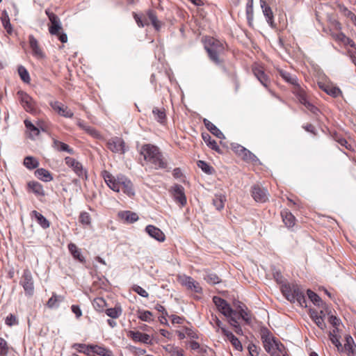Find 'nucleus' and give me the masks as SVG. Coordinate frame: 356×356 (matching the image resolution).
<instances>
[{
    "instance_id": "obj_14",
    "label": "nucleus",
    "mask_w": 356,
    "mask_h": 356,
    "mask_svg": "<svg viewBox=\"0 0 356 356\" xmlns=\"http://www.w3.org/2000/svg\"><path fill=\"white\" fill-rule=\"evenodd\" d=\"M294 94L298 97L299 102L308 110L314 114L317 113L318 109L307 100L305 92L302 88H298L296 90H294Z\"/></svg>"
},
{
    "instance_id": "obj_30",
    "label": "nucleus",
    "mask_w": 356,
    "mask_h": 356,
    "mask_svg": "<svg viewBox=\"0 0 356 356\" xmlns=\"http://www.w3.org/2000/svg\"><path fill=\"white\" fill-rule=\"evenodd\" d=\"M356 349V345L354 343L353 338L350 336L346 337V343L343 350H344L348 356H354Z\"/></svg>"
},
{
    "instance_id": "obj_26",
    "label": "nucleus",
    "mask_w": 356,
    "mask_h": 356,
    "mask_svg": "<svg viewBox=\"0 0 356 356\" xmlns=\"http://www.w3.org/2000/svg\"><path fill=\"white\" fill-rule=\"evenodd\" d=\"M222 334L227 337V339L231 342L232 346L237 350H241L243 347L241 341L231 332L227 330L225 327H221Z\"/></svg>"
},
{
    "instance_id": "obj_16",
    "label": "nucleus",
    "mask_w": 356,
    "mask_h": 356,
    "mask_svg": "<svg viewBox=\"0 0 356 356\" xmlns=\"http://www.w3.org/2000/svg\"><path fill=\"white\" fill-rule=\"evenodd\" d=\"M171 192L176 202H179L181 206L186 204V197L182 186L178 184L175 185L172 187Z\"/></svg>"
},
{
    "instance_id": "obj_43",
    "label": "nucleus",
    "mask_w": 356,
    "mask_h": 356,
    "mask_svg": "<svg viewBox=\"0 0 356 356\" xmlns=\"http://www.w3.org/2000/svg\"><path fill=\"white\" fill-rule=\"evenodd\" d=\"M246 17L248 19V24L250 26H253V18H254V11H253V3L248 2L246 4Z\"/></svg>"
},
{
    "instance_id": "obj_15",
    "label": "nucleus",
    "mask_w": 356,
    "mask_h": 356,
    "mask_svg": "<svg viewBox=\"0 0 356 356\" xmlns=\"http://www.w3.org/2000/svg\"><path fill=\"white\" fill-rule=\"evenodd\" d=\"M65 163L67 166L72 168L74 172L80 177L86 176V170L83 169L82 164L72 157H66L65 159Z\"/></svg>"
},
{
    "instance_id": "obj_27",
    "label": "nucleus",
    "mask_w": 356,
    "mask_h": 356,
    "mask_svg": "<svg viewBox=\"0 0 356 356\" xmlns=\"http://www.w3.org/2000/svg\"><path fill=\"white\" fill-rule=\"evenodd\" d=\"M318 86L321 89L325 91L327 95L337 97L341 94V90L332 85H327L323 83H318Z\"/></svg>"
},
{
    "instance_id": "obj_1",
    "label": "nucleus",
    "mask_w": 356,
    "mask_h": 356,
    "mask_svg": "<svg viewBox=\"0 0 356 356\" xmlns=\"http://www.w3.org/2000/svg\"><path fill=\"white\" fill-rule=\"evenodd\" d=\"M140 154L143 156L144 160L156 170L165 169L168 166V163L162 152L158 147L154 145L145 144L142 145Z\"/></svg>"
},
{
    "instance_id": "obj_18",
    "label": "nucleus",
    "mask_w": 356,
    "mask_h": 356,
    "mask_svg": "<svg viewBox=\"0 0 356 356\" xmlns=\"http://www.w3.org/2000/svg\"><path fill=\"white\" fill-rule=\"evenodd\" d=\"M181 283L186 286L188 289H191L196 293L202 291V288L199 283L195 281L192 277L184 276L181 279Z\"/></svg>"
},
{
    "instance_id": "obj_22",
    "label": "nucleus",
    "mask_w": 356,
    "mask_h": 356,
    "mask_svg": "<svg viewBox=\"0 0 356 356\" xmlns=\"http://www.w3.org/2000/svg\"><path fill=\"white\" fill-rule=\"evenodd\" d=\"M323 314V312L321 311L320 314L314 309L309 310V316L315 322L317 326L321 329L322 330H325L326 327V325L324 322V319L322 316Z\"/></svg>"
},
{
    "instance_id": "obj_11",
    "label": "nucleus",
    "mask_w": 356,
    "mask_h": 356,
    "mask_svg": "<svg viewBox=\"0 0 356 356\" xmlns=\"http://www.w3.org/2000/svg\"><path fill=\"white\" fill-rule=\"evenodd\" d=\"M252 196L257 202L264 203L268 200V193L266 189L259 185H254L252 187Z\"/></svg>"
},
{
    "instance_id": "obj_38",
    "label": "nucleus",
    "mask_w": 356,
    "mask_h": 356,
    "mask_svg": "<svg viewBox=\"0 0 356 356\" xmlns=\"http://www.w3.org/2000/svg\"><path fill=\"white\" fill-rule=\"evenodd\" d=\"M334 38L339 42H341L345 45H350L352 47H355V43L353 40L348 38L344 33H339L333 35Z\"/></svg>"
},
{
    "instance_id": "obj_7",
    "label": "nucleus",
    "mask_w": 356,
    "mask_h": 356,
    "mask_svg": "<svg viewBox=\"0 0 356 356\" xmlns=\"http://www.w3.org/2000/svg\"><path fill=\"white\" fill-rule=\"evenodd\" d=\"M26 127V134L31 140H35L39 136L40 131H46V126L43 122L35 120L31 121L26 118L24 120Z\"/></svg>"
},
{
    "instance_id": "obj_28",
    "label": "nucleus",
    "mask_w": 356,
    "mask_h": 356,
    "mask_svg": "<svg viewBox=\"0 0 356 356\" xmlns=\"http://www.w3.org/2000/svg\"><path fill=\"white\" fill-rule=\"evenodd\" d=\"M53 108L60 115L64 116L65 118H72L73 113L71 110L68 109L67 107H65L60 103L56 102L51 104Z\"/></svg>"
},
{
    "instance_id": "obj_53",
    "label": "nucleus",
    "mask_w": 356,
    "mask_h": 356,
    "mask_svg": "<svg viewBox=\"0 0 356 356\" xmlns=\"http://www.w3.org/2000/svg\"><path fill=\"white\" fill-rule=\"evenodd\" d=\"M330 339L332 341V343L335 345V346L337 348V350L339 352L343 351V346L340 342V338L341 336L339 334L338 335H329Z\"/></svg>"
},
{
    "instance_id": "obj_41",
    "label": "nucleus",
    "mask_w": 356,
    "mask_h": 356,
    "mask_svg": "<svg viewBox=\"0 0 356 356\" xmlns=\"http://www.w3.org/2000/svg\"><path fill=\"white\" fill-rule=\"evenodd\" d=\"M227 317L229 318V324L235 328L236 333L238 334H242V329L239 326V324L238 322V319H239V318L237 316V312H236L235 314H232V315L228 316Z\"/></svg>"
},
{
    "instance_id": "obj_17",
    "label": "nucleus",
    "mask_w": 356,
    "mask_h": 356,
    "mask_svg": "<svg viewBox=\"0 0 356 356\" xmlns=\"http://www.w3.org/2000/svg\"><path fill=\"white\" fill-rule=\"evenodd\" d=\"M260 6L262 9L263 14L266 19L267 23L271 27H275L274 15L271 8L267 4L266 1L264 0H260Z\"/></svg>"
},
{
    "instance_id": "obj_56",
    "label": "nucleus",
    "mask_w": 356,
    "mask_h": 356,
    "mask_svg": "<svg viewBox=\"0 0 356 356\" xmlns=\"http://www.w3.org/2000/svg\"><path fill=\"white\" fill-rule=\"evenodd\" d=\"M307 295H308L309 298L311 300V301L314 304H315L316 305H320V303L322 302L321 298L316 293L313 292L312 291L307 290Z\"/></svg>"
},
{
    "instance_id": "obj_34",
    "label": "nucleus",
    "mask_w": 356,
    "mask_h": 356,
    "mask_svg": "<svg viewBox=\"0 0 356 356\" xmlns=\"http://www.w3.org/2000/svg\"><path fill=\"white\" fill-rule=\"evenodd\" d=\"M91 351L100 356H113V352L104 346L98 345H89Z\"/></svg>"
},
{
    "instance_id": "obj_37",
    "label": "nucleus",
    "mask_w": 356,
    "mask_h": 356,
    "mask_svg": "<svg viewBox=\"0 0 356 356\" xmlns=\"http://www.w3.org/2000/svg\"><path fill=\"white\" fill-rule=\"evenodd\" d=\"M68 249L73 257L81 262H83L85 259L81 254L80 249L74 243H70L68 245Z\"/></svg>"
},
{
    "instance_id": "obj_25",
    "label": "nucleus",
    "mask_w": 356,
    "mask_h": 356,
    "mask_svg": "<svg viewBox=\"0 0 356 356\" xmlns=\"http://www.w3.org/2000/svg\"><path fill=\"white\" fill-rule=\"evenodd\" d=\"M128 336L135 341L143 342L145 343H149L150 342V337L149 334L142 333L138 331H130Z\"/></svg>"
},
{
    "instance_id": "obj_35",
    "label": "nucleus",
    "mask_w": 356,
    "mask_h": 356,
    "mask_svg": "<svg viewBox=\"0 0 356 356\" xmlns=\"http://www.w3.org/2000/svg\"><path fill=\"white\" fill-rule=\"evenodd\" d=\"M76 124L81 129L84 130L87 134H90L92 137L99 138L100 136V134L95 129L87 124L83 121L78 120Z\"/></svg>"
},
{
    "instance_id": "obj_58",
    "label": "nucleus",
    "mask_w": 356,
    "mask_h": 356,
    "mask_svg": "<svg viewBox=\"0 0 356 356\" xmlns=\"http://www.w3.org/2000/svg\"><path fill=\"white\" fill-rule=\"evenodd\" d=\"M63 300V297L58 296L55 294L50 298L47 303L48 307L52 308L57 306V302Z\"/></svg>"
},
{
    "instance_id": "obj_44",
    "label": "nucleus",
    "mask_w": 356,
    "mask_h": 356,
    "mask_svg": "<svg viewBox=\"0 0 356 356\" xmlns=\"http://www.w3.org/2000/svg\"><path fill=\"white\" fill-rule=\"evenodd\" d=\"M54 147L58 151L67 152L71 154L74 153L73 149L69 145L57 140H54Z\"/></svg>"
},
{
    "instance_id": "obj_21",
    "label": "nucleus",
    "mask_w": 356,
    "mask_h": 356,
    "mask_svg": "<svg viewBox=\"0 0 356 356\" xmlns=\"http://www.w3.org/2000/svg\"><path fill=\"white\" fill-rule=\"evenodd\" d=\"M120 220L125 221L127 222H134L139 220L138 215L131 211H122L118 213Z\"/></svg>"
},
{
    "instance_id": "obj_40",
    "label": "nucleus",
    "mask_w": 356,
    "mask_h": 356,
    "mask_svg": "<svg viewBox=\"0 0 356 356\" xmlns=\"http://www.w3.org/2000/svg\"><path fill=\"white\" fill-rule=\"evenodd\" d=\"M226 201V197L222 194H216L215 195L213 199V204L218 210H220L224 207L225 202Z\"/></svg>"
},
{
    "instance_id": "obj_46",
    "label": "nucleus",
    "mask_w": 356,
    "mask_h": 356,
    "mask_svg": "<svg viewBox=\"0 0 356 356\" xmlns=\"http://www.w3.org/2000/svg\"><path fill=\"white\" fill-rule=\"evenodd\" d=\"M106 314L112 318H118L122 314V309L120 306L109 308L106 310Z\"/></svg>"
},
{
    "instance_id": "obj_64",
    "label": "nucleus",
    "mask_w": 356,
    "mask_h": 356,
    "mask_svg": "<svg viewBox=\"0 0 356 356\" xmlns=\"http://www.w3.org/2000/svg\"><path fill=\"white\" fill-rule=\"evenodd\" d=\"M170 356H184V351L178 347H175L170 353Z\"/></svg>"
},
{
    "instance_id": "obj_59",
    "label": "nucleus",
    "mask_w": 356,
    "mask_h": 356,
    "mask_svg": "<svg viewBox=\"0 0 356 356\" xmlns=\"http://www.w3.org/2000/svg\"><path fill=\"white\" fill-rule=\"evenodd\" d=\"M340 12H341L346 17L350 19V20L355 16L350 10L343 5L339 4L338 6Z\"/></svg>"
},
{
    "instance_id": "obj_10",
    "label": "nucleus",
    "mask_w": 356,
    "mask_h": 356,
    "mask_svg": "<svg viewBox=\"0 0 356 356\" xmlns=\"http://www.w3.org/2000/svg\"><path fill=\"white\" fill-rule=\"evenodd\" d=\"M213 301L217 307L219 312H220L225 316H231L236 314V311L233 310L230 305L220 297L214 296Z\"/></svg>"
},
{
    "instance_id": "obj_3",
    "label": "nucleus",
    "mask_w": 356,
    "mask_h": 356,
    "mask_svg": "<svg viewBox=\"0 0 356 356\" xmlns=\"http://www.w3.org/2000/svg\"><path fill=\"white\" fill-rule=\"evenodd\" d=\"M261 340L265 350L270 353L271 356H277L280 353L284 355L285 348L284 345L279 342L268 330L262 332Z\"/></svg>"
},
{
    "instance_id": "obj_19",
    "label": "nucleus",
    "mask_w": 356,
    "mask_h": 356,
    "mask_svg": "<svg viewBox=\"0 0 356 356\" xmlns=\"http://www.w3.org/2000/svg\"><path fill=\"white\" fill-rule=\"evenodd\" d=\"M27 191L29 193H32L38 197L44 195L42 185L35 181H31L27 183Z\"/></svg>"
},
{
    "instance_id": "obj_61",
    "label": "nucleus",
    "mask_w": 356,
    "mask_h": 356,
    "mask_svg": "<svg viewBox=\"0 0 356 356\" xmlns=\"http://www.w3.org/2000/svg\"><path fill=\"white\" fill-rule=\"evenodd\" d=\"M133 290L142 297L147 298L149 296L148 293L143 288L138 285L134 286Z\"/></svg>"
},
{
    "instance_id": "obj_50",
    "label": "nucleus",
    "mask_w": 356,
    "mask_h": 356,
    "mask_svg": "<svg viewBox=\"0 0 356 356\" xmlns=\"http://www.w3.org/2000/svg\"><path fill=\"white\" fill-rule=\"evenodd\" d=\"M197 166L201 168V170L208 175H211L214 171L213 167L209 165L207 163L204 161H198Z\"/></svg>"
},
{
    "instance_id": "obj_60",
    "label": "nucleus",
    "mask_w": 356,
    "mask_h": 356,
    "mask_svg": "<svg viewBox=\"0 0 356 356\" xmlns=\"http://www.w3.org/2000/svg\"><path fill=\"white\" fill-rule=\"evenodd\" d=\"M8 351L7 342L0 337V355H6Z\"/></svg>"
},
{
    "instance_id": "obj_32",
    "label": "nucleus",
    "mask_w": 356,
    "mask_h": 356,
    "mask_svg": "<svg viewBox=\"0 0 356 356\" xmlns=\"http://www.w3.org/2000/svg\"><path fill=\"white\" fill-rule=\"evenodd\" d=\"M24 108L30 113H35L36 111L35 103L33 98L26 93L24 92Z\"/></svg>"
},
{
    "instance_id": "obj_45",
    "label": "nucleus",
    "mask_w": 356,
    "mask_h": 356,
    "mask_svg": "<svg viewBox=\"0 0 356 356\" xmlns=\"http://www.w3.org/2000/svg\"><path fill=\"white\" fill-rule=\"evenodd\" d=\"M147 15L154 27L156 30H159L161 27V24L157 19L155 12L152 10H149L147 13Z\"/></svg>"
},
{
    "instance_id": "obj_31",
    "label": "nucleus",
    "mask_w": 356,
    "mask_h": 356,
    "mask_svg": "<svg viewBox=\"0 0 356 356\" xmlns=\"http://www.w3.org/2000/svg\"><path fill=\"white\" fill-rule=\"evenodd\" d=\"M35 176L38 178L39 179L48 182L53 180V176L50 173L49 171L44 168H38L37 169L35 172Z\"/></svg>"
},
{
    "instance_id": "obj_42",
    "label": "nucleus",
    "mask_w": 356,
    "mask_h": 356,
    "mask_svg": "<svg viewBox=\"0 0 356 356\" xmlns=\"http://www.w3.org/2000/svg\"><path fill=\"white\" fill-rule=\"evenodd\" d=\"M154 119L158 122L163 123L165 120V112L163 108H154L152 110Z\"/></svg>"
},
{
    "instance_id": "obj_52",
    "label": "nucleus",
    "mask_w": 356,
    "mask_h": 356,
    "mask_svg": "<svg viewBox=\"0 0 356 356\" xmlns=\"http://www.w3.org/2000/svg\"><path fill=\"white\" fill-rule=\"evenodd\" d=\"M19 319L17 318V316L12 314H10L5 318V323L9 327L19 325Z\"/></svg>"
},
{
    "instance_id": "obj_49",
    "label": "nucleus",
    "mask_w": 356,
    "mask_h": 356,
    "mask_svg": "<svg viewBox=\"0 0 356 356\" xmlns=\"http://www.w3.org/2000/svg\"><path fill=\"white\" fill-rule=\"evenodd\" d=\"M73 348L79 353H82L86 355H90V352L91 351L89 345L86 346L83 343H75L73 345Z\"/></svg>"
},
{
    "instance_id": "obj_9",
    "label": "nucleus",
    "mask_w": 356,
    "mask_h": 356,
    "mask_svg": "<svg viewBox=\"0 0 356 356\" xmlns=\"http://www.w3.org/2000/svg\"><path fill=\"white\" fill-rule=\"evenodd\" d=\"M231 148L238 156L247 162L256 163L258 161V159L254 154L239 144L232 143Z\"/></svg>"
},
{
    "instance_id": "obj_2",
    "label": "nucleus",
    "mask_w": 356,
    "mask_h": 356,
    "mask_svg": "<svg viewBox=\"0 0 356 356\" xmlns=\"http://www.w3.org/2000/svg\"><path fill=\"white\" fill-rule=\"evenodd\" d=\"M104 179L109 188L113 191L116 192L122 191L129 196L134 195L133 184L126 177L119 175L115 178L111 173L105 171L104 172Z\"/></svg>"
},
{
    "instance_id": "obj_39",
    "label": "nucleus",
    "mask_w": 356,
    "mask_h": 356,
    "mask_svg": "<svg viewBox=\"0 0 356 356\" xmlns=\"http://www.w3.org/2000/svg\"><path fill=\"white\" fill-rule=\"evenodd\" d=\"M38 160L33 156H26L24 159V165L29 170H33L39 166Z\"/></svg>"
},
{
    "instance_id": "obj_48",
    "label": "nucleus",
    "mask_w": 356,
    "mask_h": 356,
    "mask_svg": "<svg viewBox=\"0 0 356 356\" xmlns=\"http://www.w3.org/2000/svg\"><path fill=\"white\" fill-rule=\"evenodd\" d=\"M1 21L3 26H4L8 33L10 34L12 33V29L10 24L8 15L6 11L3 12L2 13Z\"/></svg>"
},
{
    "instance_id": "obj_51",
    "label": "nucleus",
    "mask_w": 356,
    "mask_h": 356,
    "mask_svg": "<svg viewBox=\"0 0 356 356\" xmlns=\"http://www.w3.org/2000/svg\"><path fill=\"white\" fill-rule=\"evenodd\" d=\"M204 279L209 283V284H218L220 282V280L219 278V277L215 274V273H208L204 277Z\"/></svg>"
},
{
    "instance_id": "obj_54",
    "label": "nucleus",
    "mask_w": 356,
    "mask_h": 356,
    "mask_svg": "<svg viewBox=\"0 0 356 356\" xmlns=\"http://www.w3.org/2000/svg\"><path fill=\"white\" fill-rule=\"evenodd\" d=\"M281 216L284 222H292L296 220L295 216L287 210L282 211Z\"/></svg>"
},
{
    "instance_id": "obj_12",
    "label": "nucleus",
    "mask_w": 356,
    "mask_h": 356,
    "mask_svg": "<svg viewBox=\"0 0 356 356\" xmlns=\"http://www.w3.org/2000/svg\"><path fill=\"white\" fill-rule=\"evenodd\" d=\"M29 39V47L31 50L32 55L38 59H42L45 58V54L41 48L38 41L33 35H30Z\"/></svg>"
},
{
    "instance_id": "obj_23",
    "label": "nucleus",
    "mask_w": 356,
    "mask_h": 356,
    "mask_svg": "<svg viewBox=\"0 0 356 356\" xmlns=\"http://www.w3.org/2000/svg\"><path fill=\"white\" fill-rule=\"evenodd\" d=\"M279 74L283 79L293 86V90H296L298 88H302L298 84L297 77L295 75L291 74L284 70H280ZM293 92H294V91Z\"/></svg>"
},
{
    "instance_id": "obj_13",
    "label": "nucleus",
    "mask_w": 356,
    "mask_h": 356,
    "mask_svg": "<svg viewBox=\"0 0 356 356\" xmlns=\"http://www.w3.org/2000/svg\"><path fill=\"white\" fill-rule=\"evenodd\" d=\"M294 94L298 97L299 102L308 110L314 114L317 113L318 109L307 100L305 92L302 88H298L296 90H294Z\"/></svg>"
},
{
    "instance_id": "obj_6",
    "label": "nucleus",
    "mask_w": 356,
    "mask_h": 356,
    "mask_svg": "<svg viewBox=\"0 0 356 356\" xmlns=\"http://www.w3.org/2000/svg\"><path fill=\"white\" fill-rule=\"evenodd\" d=\"M45 13L51 22V25L49 26V33L51 35H57L61 42H67V35L66 33L61 32L63 27L59 17L54 13L50 12L49 10H46Z\"/></svg>"
},
{
    "instance_id": "obj_20",
    "label": "nucleus",
    "mask_w": 356,
    "mask_h": 356,
    "mask_svg": "<svg viewBox=\"0 0 356 356\" xmlns=\"http://www.w3.org/2000/svg\"><path fill=\"white\" fill-rule=\"evenodd\" d=\"M146 231L151 237L155 238L159 242H163L165 239V236L163 232L154 225H149L146 227Z\"/></svg>"
},
{
    "instance_id": "obj_24",
    "label": "nucleus",
    "mask_w": 356,
    "mask_h": 356,
    "mask_svg": "<svg viewBox=\"0 0 356 356\" xmlns=\"http://www.w3.org/2000/svg\"><path fill=\"white\" fill-rule=\"evenodd\" d=\"M24 289L26 295L32 296L34 292L33 282L30 273H24Z\"/></svg>"
},
{
    "instance_id": "obj_47",
    "label": "nucleus",
    "mask_w": 356,
    "mask_h": 356,
    "mask_svg": "<svg viewBox=\"0 0 356 356\" xmlns=\"http://www.w3.org/2000/svg\"><path fill=\"white\" fill-rule=\"evenodd\" d=\"M334 140L341 146L345 147L348 150L353 152L355 150L352 144L349 143L344 138L338 135L334 136Z\"/></svg>"
},
{
    "instance_id": "obj_33",
    "label": "nucleus",
    "mask_w": 356,
    "mask_h": 356,
    "mask_svg": "<svg viewBox=\"0 0 356 356\" xmlns=\"http://www.w3.org/2000/svg\"><path fill=\"white\" fill-rule=\"evenodd\" d=\"M204 126L213 135H215L218 138H224V134L212 122H211L207 119H204L203 120Z\"/></svg>"
},
{
    "instance_id": "obj_36",
    "label": "nucleus",
    "mask_w": 356,
    "mask_h": 356,
    "mask_svg": "<svg viewBox=\"0 0 356 356\" xmlns=\"http://www.w3.org/2000/svg\"><path fill=\"white\" fill-rule=\"evenodd\" d=\"M202 136L207 146H209L211 149L215 150L217 152H220V149L216 141L215 140H213L209 134L203 133L202 134Z\"/></svg>"
},
{
    "instance_id": "obj_29",
    "label": "nucleus",
    "mask_w": 356,
    "mask_h": 356,
    "mask_svg": "<svg viewBox=\"0 0 356 356\" xmlns=\"http://www.w3.org/2000/svg\"><path fill=\"white\" fill-rule=\"evenodd\" d=\"M252 72L257 79L261 82V83L264 86L267 87L268 84V78L265 74L263 70L260 67L253 66Z\"/></svg>"
},
{
    "instance_id": "obj_55",
    "label": "nucleus",
    "mask_w": 356,
    "mask_h": 356,
    "mask_svg": "<svg viewBox=\"0 0 356 356\" xmlns=\"http://www.w3.org/2000/svg\"><path fill=\"white\" fill-rule=\"evenodd\" d=\"M92 304L96 309L102 311L106 306V301L102 298H97L93 300Z\"/></svg>"
},
{
    "instance_id": "obj_57",
    "label": "nucleus",
    "mask_w": 356,
    "mask_h": 356,
    "mask_svg": "<svg viewBox=\"0 0 356 356\" xmlns=\"http://www.w3.org/2000/svg\"><path fill=\"white\" fill-rule=\"evenodd\" d=\"M152 317V314L149 311H139L138 312V318L143 321L149 322L151 321Z\"/></svg>"
},
{
    "instance_id": "obj_5",
    "label": "nucleus",
    "mask_w": 356,
    "mask_h": 356,
    "mask_svg": "<svg viewBox=\"0 0 356 356\" xmlns=\"http://www.w3.org/2000/svg\"><path fill=\"white\" fill-rule=\"evenodd\" d=\"M282 292L290 302H297L301 307H307L305 295L298 285L284 284Z\"/></svg>"
},
{
    "instance_id": "obj_4",
    "label": "nucleus",
    "mask_w": 356,
    "mask_h": 356,
    "mask_svg": "<svg viewBox=\"0 0 356 356\" xmlns=\"http://www.w3.org/2000/svg\"><path fill=\"white\" fill-rule=\"evenodd\" d=\"M204 48L213 62L216 64L221 63L219 56L225 51V46L222 42L213 38H206L204 40Z\"/></svg>"
},
{
    "instance_id": "obj_63",
    "label": "nucleus",
    "mask_w": 356,
    "mask_h": 356,
    "mask_svg": "<svg viewBox=\"0 0 356 356\" xmlns=\"http://www.w3.org/2000/svg\"><path fill=\"white\" fill-rule=\"evenodd\" d=\"M80 222H90L91 218L88 213L83 212L79 216Z\"/></svg>"
},
{
    "instance_id": "obj_8",
    "label": "nucleus",
    "mask_w": 356,
    "mask_h": 356,
    "mask_svg": "<svg viewBox=\"0 0 356 356\" xmlns=\"http://www.w3.org/2000/svg\"><path fill=\"white\" fill-rule=\"evenodd\" d=\"M107 148L115 154H124L127 150L128 147L123 138L118 136L112 137L106 142Z\"/></svg>"
},
{
    "instance_id": "obj_62",
    "label": "nucleus",
    "mask_w": 356,
    "mask_h": 356,
    "mask_svg": "<svg viewBox=\"0 0 356 356\" xmlns=\"http://www.w3.org/2000/svg\"><path fill=\"white\" fill-rule=\"evenodd\" d=\"M134 17L137 24L140 27H144L145 25L148 24L147 19L143 20L142 19L141 16H140L139 15H138L136 13H134Z\"/></svg>"
}]
</instances>
